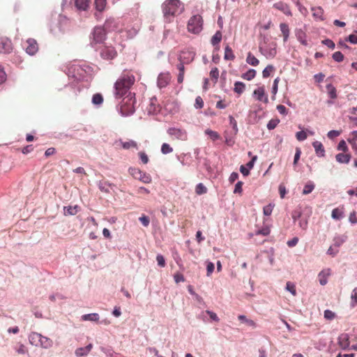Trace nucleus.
Wrapping results in <instances>:
<instances>
[{"label": "nucleus", "mask_w": 357, "mask_h": 357, "mask_svg": "<svg viewBox=\"0 0 357 357\" xmlns=\"http://www.w3.org/2000/svg\"><path fill=\"white\" fill-rule=\"evenodd\" d=\"M135 82V76L128 71H124L114 84L115 96L120 98L125 96Z\"/></svg>", "instance_id": "f257e3e1"}, {"label": "nucleus", "mask_w": 357, "mask_h": 357, "mask_svg": "<svg viewBox=\"0 0 357 357\" xmlns=\"http://www.w3.org/2000/svg\"><path fill=\"white\" fill-rule=\"evenodd\" d=\"M162 10L165 21L170 22L183 12L184 5L180 0H165L162 4Z\"/></svg>", "instance_id": "f03ea898"}, {"label": "nucleus", "mask_w": 357, "mask_h": 357, "mask_svg": "<svg viewBox=\"0 0 357 357\" xmlns=\"http://www.w3.org/2000/svg\"><path fill=\"white\" fill-rule=\"evenodd\" d=\"M195 53L190 51H182L180 56L179 61L180 63L177 65V69L179 73L177 77V82L178 84H181L184 79V73H185V63H189L192 61L194 60Z\"/></svg>", "instance_id": "7ed1b4c3"}, {"label": "nucleus", "mask_w": 357, "mask_h": 357, "mask_svg": "<svg viewBox=\"0 0 357 357\" xmlns=\"http://www.w3.org/2000/svg\"><path fill=\"white\" fill-rule=\"evenodd\" d=\"M135 99L134 96L131 93H129L125 98L123 99L121 107L120 112L123 116H129L134 113L135 112Z\"/></svg>", "instance_id": "20e7f679"}, {"label": "nucleus", "mask_w": 357, "mask_h": 357, "mask_svg": "<svg viewBox=\"0 0 357 357\" xmlns=\"http://www.w3.org/2000/svg\"><path fill=\"white\" fill-rule=\"evenodd\" d=\"M188 31L193 34L199 33L203 29V19L199 15L192 16L187 24Z\"/></svg>", "instance_id": "39448f33"}, {"label": "nucleus", "mask_w": 357, "mask_h": 357, "mask_svg": "<svg viewBox=\"0 0 357 357\" xmlns=\"http://www.w3.org/2000/svg\"><path fill=\"white\" fill-rule=\"evenodd\" d=\"M105 36L106 31L102 27H95L91 33V44L93 45L95 44L102 43L105 39Z\"/></svg>", "instance_id": "423d86ee"}, {"label": "nucleus", "mask_w": 357, "mask_h": 357, "mask_svg": "<svg viewBox=\"0 0 357 357\" xmlns=\"http://www.w3.org/2000/svg\"><path fill=\"white\" fill-rule=\"evenodd\" d=\"M100 56L107 60L114 59L117 56V52L112 45H104L100 52Z\"/></svg>", "instance_id": "0eeeda50"}, {"label": "nucleus", "mask_w": 357, "mask_h": 357, "mask_svg": "<svg viewBox=\"0 0 357 357\" xmlns=\"http://www.w3.org/2000/svg\"><path fill=\"white\" fill-rule=\"evenodd\" d=\"M167 133L179 140L185 141L188 139L187 132L183 129L169 128L167 130Z\"/></svg>", "instance_id": "6e6552de"}, {"label": "nucleus", "mask_w": 357, "mask_h": 357, "mask_svg": "<svg viewBox=\"0 0 357 357\" xmlns=\"http://www.w3.org/2000/svg\"><path fill=\"white\" fill-rule=\"evenodd\" d=\"M24 48L27 54L34 55L38 51V45L36 40L29 38L24 44Z\"/></svg>", "instance_id": "1a4fd4ad"}, {"label": "nucleus", "mask_w": 357, "mask_h": 357, "mask_svg": "<svg viewBox=\"0 0 357 357\" xmlns=\"http://www.w3.org/2000/svg\"><path fill=\"white\" fill-rule=\"evenodd\" d=\"M13 50L12 43L7 38H0V53L8 54Z\"/></svg>", "instance_id": "9d476101"}, {"label": "nucleus", "mask_w": 357, "mask_h": 357, "mask_svg": "<svg viewBox=\"0 0 357 357\" xmlns=\"http://www.w3.org/2000/svg\"><path fill=\"white\" fill-rule=\"evenodd\" d=\"M253 95L255 98L259 101H261L265 103H267L268 102V98L265 93V89L264 86H260L256 89L253 92Z\"/></svg>", "instance_id": "9b49d317"}, {"label": "nucleus", "mask_w": 357, "mask_h": 357, "mask_svg": "<svg viewBox=\"0 0 357 357\" xmlns=\"http://www.w3.org/2000/svg\"><path fill=\"white\" fill-rule=\"evenodd\" d=\"M273 8L282 12L284 15L287 16H292V13L291 11L289 6L283 1H278L274 3Z\"/></svg>", "instance_id": "f8f14e48"}, {"label": "nucleus", "mask_w": 357, "mask_h": 357, "mask_svg": "<svg viewBox=\"0 0 357 357\" xmlns=\"http://www.w3.org/2000/svg\"><path fill=\"white\" fill-rule=\"evenodd\" d=\"M337 344L341 349L344 350L347 349L350 345L349 335L347 333L340 335L337 339Z\"/></svg>", "instance_id": "ddd939ff"}, {"label": "nucleus", "mask_w": 357, "mask_h": 357, "mask_svg": "<svg viewBox=\"0 0 357 357\" xmlns=\"http://www.w3.org/2000/svg\"><path fill=\"white\" fill-rule=\"evenodd\" d=\"M105 31H112L118 28V22L114 18L107 19L102 27Z\"/></svg>", "instance_id": "4468645a"}, {"label": "nucleus", "mask_w": 357, "mask_h": 357, "mask_svg": "<svg viewBox=\"0 0 357 357\" xmlns=\"http://www.w3.org/2000/svg\"><path fill=\"white\" fill-rule=\"evenodd\" d=\"M171 76L169 73H161L158 78V85L160 88L165 87L169 82Z\"/></svg>", "instance_id": "2eb2a0df"}, {"label": "nucleus", "mask_w": 357, "mask_h": 357, "mask_svg": "<svg viewBox=\"0 0 357 357\" xmlns=\"http://www.w3.org/2000/svg\"><path fill=\"white\" fill-rule=\"evenodd\" d=\"M312 12V16L316 20L323 21L324 20V11L323 8L320 6L318 7H312L311 8Z\"/></svg>", "instance_id": "dca6fc26"}, {"label": "nucleus", "mask_w": 357, "mask_h": 357, "mask_svg": "<svg viewBox=\"0 0 357 357\" xmlns=\"http://www.w3.org/2000/svg\"><path fill=\"white\" fill-rule=\"evenodd\" d=\"M116 143H118V142H116ZM119 143L121 146V147L126 150H128L130 149H138L137 143L132 139H130L127 142H123L122 140L120 139L119 141Z\"/></svg>", "instance_id": "f3484780"}, {"label": "nucleus", "mask_w": 357, "mask_h": 357, "mask_svg": "<svg viewBox=\"0 0 357 357\" xmlns=\"http://www.w3.org/2000/svg\"><path fill=\"white\" fill-rule=\"evenodd\" d=\"M29 342L31 345L38 347L40 344V339L41 338V334L36 332H31L29 335Z\"/></svg>", "instance_id": "a211bd4d"}, {"label": "nucleus", "mask_w": 357, "mask_h": 357, "mask_svg": "<svg viewBox=\"0 0 357 357\" xmlns=\"http://www.w3.org/2000/svg\"><path fill=\"white\" fill-rule=\"evenodd\" d=\"M331 271L330 268L324 269L319 273V280L321 285L326 284L328 277L331 275Z\"/></svg>", "instance_id": "6ab92c4d"}, {"label": "nucleus", "mask_w": 357, "mask_h": 357, "mask_svg": "<svg viewBox=\"0 0 357 357\" xmlns=\"http://www.w3.org/2000/svg\"><path fill=\"white\" fill-rule=\"evenodd\" d=\"M259 51L262 54H264L267 59H273L277 54V50L275 47H271L270 49H264L262 47H259Z\"/></svg>", "instance_id": "aec40b11"}, {"label": "nucleus", "mask_w": 357, "mask_h": 357, "mask_svg": "<svg viewBox=\"0 0 357 357\" xmlns=\"http://www.w3.org/2000/svg\"><path fill=\"white\" fill-rule=\"evenodd\" d=\"M312 146L314 149L316 154L319 157H324L325 155V149L323 144L320 142H314L312 143Z\"/></svg>", "instance_id": "412c9836"}, {"label": "nucleus", "mask_w": 357, "mask_h": 357, "mask_svg": "<svg viewBox=\"0 0 357 357\" xmlns=\"http://www.w3.org/2000/svg\"><path fill=\"white\" fill-rule=\"evenodd\" d=\"M53 345V341L46 337L41 335V338L40 339V344L38 347H40L43 349H50Z\"/></svg>", "instance_id": "4be33fe9"}, {"label": "nucleus", "mask_w": 357, "mask_h": 357, "mask_svg": "<svg viewBox=\"0 0 357 357\" xmlns=\"http://www.w3.org/2000/svg\"><path fill=\"white\" fill-rule=\"evenodd\" d=\"M92 347V344H89L85 347L77 348L75 352V355L78 357L86 356L91 351Z\"/></svg>", "instance_id": "5701e85b"}, {"label": "nucleus", "mask_w": 357, "mask_h": 357, "mask_svg": "<svg viewBox=\"0 0 357 357\" xmlns=\"http://www.w3.org/2000/svg\"><path fill=\"white\" fill-rule=\"evenodd\" d=\"M160 108L155 98H152L150 100V104L147 108V111L149 114H155L159 112Z\"/></svg>", "instance_id": "b1692460"}, {"label": "nucleus", "mask_w": 357, "mask_h": 357, "mask_svg": "<svg viewBox=\"0 0 357 357\" xmlns=\"http://www.w3.org/2000/svg\"><path fill=\"white\" fill-rule=\"evenodd\" d=\"M280 28L283 36V40L284 42H287L289 36V26L285 23H281Z\"/></svg>", "instance_id": "393cba45"}, {"label": "nucleus", "mask_w": 357, "mask_h": 357, "mask_svg": "<svg viewBox=\"0 0 357 357\" xmlns=\"http://www.w3.org/2000/svg\"><path fill=\"white\" fill-rule=\"evenodd\" d=\"M336 160L340 163H349L351 159L350 154L338 153L335 156Z\"/></svg>", "instance_id": "a878e982"}, {"label": "nucleus", "mask_w": 357, "mask_h": 357, "mask_svg": "<svg viewBox=\"0 0 357 357\" xmlns=\"http://www.w3.org/2000/svg\"><path fill=\"white\" fill-rule=\"evenodd\" d=\"M331 216L335 220H340L344 216L343 207L335 208L332 211Z\"/></svg>", "instance_id": "bb28decb"}, {"label": "nucleus", "mask_w": 357, "mask_h": 357, "mask_svg": "<svg viewBox=\"0 0 357 357\" xmlns=\"http://www.w3.org/2000/svg\"><path fill=\"white\" fill-rule=\"evenodd\" d=\"M347 237L345 235L335 236L333 238V245L336 248H340L347 240Z\"/></svg>", "instance_id": "cd10ccee"}, {"label": "nucleus", "mask_w": 357, "mask_h": 357, "mask_svg": "<svg viewBox=\"0 0 357 357\" xmlns=\"http://www.w3.org/2000/svg\"><path fill=\"white\" fill-rule=\"evenodd\" d=\"M75 6L79 9L85 10L89 7V0H74Z\"/></svg>", "instance_id": "c85d7f7f"}, {"label": "nucleus", "mask_w": 357, "mask_h": 357, "mask_svg": "<svg viewBox=\"0 0 357 357\" xmlns=\"http://www.w3.org/2000/svg\"><path fill=\"white\" fill-rule=\"evenodd\" d=\"M224 59L225 60H229V61H233L235 59V55L232 51V49L229 45H227L225 47Z\"/></svg>", "instance_id": "c756f323"}, {"label": "nucleus", "mask_w": 357, "mask_h": 357, "mask_svg": "<svg viewBox=\"0 0 357 357\" xmlns=\"http://www.w3.org/2000/svg\"><path fill=\"white\" fill-rule=\"evenodd\" d=\"M246 62L252 66H257L259 63L258 59H257L251 52L248 53Z\"/></svg>", "instance_id": "7c9ffc66"}, {"label": "nucleus", "mask_w": 357, "mask_h": 357, "mask_svg": "<svg viewBox=\"0 0 357 357\" xmlns=\"http://www.w3.org/2000/svg\"><path fill=\"white\" fill-rule=\"evenodd\" d=\"M137 179L144 183H150L152 181L151 176L146 172L141 171Z\"/></svg>", "instance_id": "2f4dec72"}, {"label": "nucleus", "mask_w": 357, "mask_h": 357, "mask_svg": "<svg viewBox=\"0 0 357 357\" xmlns=\"http://www.w3.org/2000/svg\"><path fill=\"white\" fill-rule=\"evenodd\" d=\"M82 319L83 321H98L99 320V314L97 313L84 314L82 317Z\"/></svg>", "instance_id": "473e14b6"}, {"label": "nucleus", "mask_w": 357, "mask_h": 357, "mask_svg": "<svg viewBox=\"0 0 357 357\" xmlns=\"http://www.w3.org/2000/svg\"><path fill=\"white\" fill-rule=\"evenodd\" d=\"M326 89H327L328 94L331 98L335 99L337 98L336 89L333 84H327Z\"/></svg>", "instance_id": "72a5a7b5"}, {"label": "nucleus", "mask_w": 357, "mask_h": 357, "mask_svg": "<svg viewBox=\"0 0 357 357\" xmlns=\"http://www.w3.org/2000/svg\"><path fill=\"white\" fill-rule=\"evenodd\" d=\"M222 40V33L220 31L215 32L211 38V44L215 46L218 45Z\"/></svg>", "instance_id": "f704fd0d"}, {"label": "nucleus", "mask_w": 357, "mask_h": 357, "mask_svg": "<svg viewBox=\"0 0 357 357\" xmlns=\"http://www.w3.org/2000/svg\"><path fill=\"white\" fill-rule=\"evenodd\" d=\"M314 189V184L312 181H308L304 186L303 190V195H308Z\"/></svg>", "instance_id": "c9c22d12"}, {"label": "nucleus", "mask_w": 357, "mask_h": 357, "mask_svg": "<svg viewBox=\"0 0 357 357\" xmlns=\"http://www.w3.org/2000/svg\"><path fill=\"white\" fill-rule=\"evenodd\" d=\"M245 84L241 82H236L234 84V91L238 94H241L245 90Z\"/></svg>", "instance_id": "e433bc0d"}, {"label": "nucleus", "mask_w": 357, "mask_h": 357, "mask_svg": "<svg viewBox=\"0 0 357 357\" xmlns=\"http://www.w3.org/2000/svg\"><path fill=\"white\" fill-rule=\"evenodd\" d=\"M205 134L208 135L210 137V138L213 141H215V140L219 139L220 138V135L216 131H213V130H210V129L206 130H205Z\"/></svg>", "instance_id": "4c0bfd02"}, {"label": "nucleus", "mask_w": 357, "mask_h": 357, "mask_svg": "<svg viewBox=\"0 0 357 357\" xmlns=\"http://www.w3.org/2000/svg\"><path fill=\"white\" fill-rule=\"evenodd\" d=\"M256 75V70L254 69H250L245 73L242 75V77L247 80H252Z\"/></svg>", "instance_id": "58836bf2"}, {"label": "nucleus", "mask_w": 357, "mask_h": 357, "mask_svg": "<svg viewBox=\"0 0 357 357\" xmlns=\"http://www.w3.org/2000/svg\"><path fill=\"white\" fill-rule=\"evenodd\" d=\"M274 70H275V68H274L273 66L268 65L262 71L263 77H264V78L268 77L271 75V73H273L274 71Z\"/></svg>", "instance_id": "ea45409f"}, {"label": "nucleus", "mask_w": 357, "mask_h": 357, "mask_svg": "<svg viewBox=\"0 0 357 357\" xmlns=\"http://www.w3.org/2000/svg\"><path fill=\"white\" fill-rule=\"evenodd\" d=\"M207 188L204 185L203 183H200L196 185L195 192L200 195L206 193Z\"/></svg>", "instance_id": "a19ab883"}, {"label": "nucleus", "mask_w": 357, "mask_h": 357, "mask_svg": "<svg viewBox=\"0 0 357 357\" xmlns=\"http://www.w3.org/2000/svg\"><path fill=\"white\" fill-rule=\"evenodd\" d=\"M210 77L213 79L214 83H216L218 82L219 77V70L218 68L215 67L211 69L210 72Z\"/></svg>", "instance_id": "79ce46f5"}, {"label": "nucleus", "mask_w": 357, "mask_h": 357, "mask_svg": "<svg viewBox=\"0 0 357 357\" xmlns=\"http://www.w3.org/2000/svg\"><path fill=\"white\" fill-rule=\"evenodd\" d=\"M103 102L102 96L100 93H96L93 96L92 102L94 105H100Z\"/></svg>", "instance_id": "37998d69"}, {"label": "nucleus", "mask_w": 357, "mask_h": 357, "mask_svg": "<svg viewBox=\"0 0 357 357\" xmlns=\"http://www.w3.org/2000/svg\"><path fill=\"white\" fill-rule=\"evenodd\" d=\"M96 8L98 10L102 11L106 6V0H95Z\"/></svg>", "instance_id": "c03bdc74"}, {"label": "nucleus", "mask_w": 357, "mask_h": 357, "mask_svg": "<svg viewBox=\"0 0 357 357\" xmlns=\"http://www.w3.org/2000/svg\"><path fill=\"white\" fill-rule=\"evenodd\" d=\"M173 151V149L170 146L169 144L164 143L161 146V152L163 154H168Z\"/></svg>", "instance_id": "a18cd8bd"}, {"label": "nucleus", "mask_w": 357, "mask_h": 357, "mask_svg": "<svg viewBox=\"0 0 357 357\" xmlns=\"http://www.w3.org/2000/svg\"><path fill=\"white\" fill-rule=\"evenodd\" d=\"M141 171L142 170H140L139 168L136 167H130L128 169L130 174L135 179H137V178H139L138 176H139V174H140Z\"/></svg>", "instance_id": "49530a36"}, {"label": "nucleus", "mask_w": 357, "mask_h": 357, "mask_svg": "<svg viewBox=\"0 0 357 357\" xmlns=\"http://www.w3.org/2000/svg\"><path fill=\"white\" fill-rule=\"evenodd\" d=\"M296 137L298 141H303L307 139V135L305 131L301 130L296 133Z\"/></svg>", "instance_id": "de8ad7c7"}, {"label": "nucleus", "mask_w": 357, "mask_h": 357, "mask_svg": "<svg viewBox=\"0 0 357 357\" xmlns=\"http://www.w3.org/2000/svg\"><path fill=\"white\" fill-rule=\"evenodd\" d=\"M332 57L337 62H341L344 60V55L339 51L334 52Z\"/></svg>", "instance_id": "09e8293b"}, {"label": "nucleus", "mask_w": 357, "mask_h": 357, "mask_svg": "<svg viewBox=\"0 0 357 357\" xmlns=\"http://www.w3.org/2000/svg\"><path fill=\"white\" fill-rule=\"evenodd\" d=\"M274 204H269L263 208V213L265 215H270L272 213Z\"/></svg>", "instance_id": "8fccbe9b"}, {"label": "nucleus", "mask_w": 357, "mask_h": 357, "mask_svg": "<svg viewBox=\"0 0 357 357\" xmlns=\"http://www.w3.org/2000/svg\"><path fill=\"white\" fill-rule=\"evenodd\" d=\"M279 123V119H271L268 121L267 124V128L268 130H273L278 126Z\"/></svg>", "instance_id": "3c124183"}, {"label": "nucleus", "mask_w": 357, "mask_h": 357, "mask_svg": "<svg viewBox=\"0 0 357 357\" xmlns=\"http://www.w3.org/2000/svg\"><path fill=\"white\" fill-rule=\"evenodd\" d=\"M138 155L143 164H147L149 161L148 155L146 153L141 151L138 153Z\"/></svg>", "instance_id": "603ef678"}, {"label": "nucleus", "mask_w": 357, "mask_h": 357, "mask_svg": "<svg viewBox=\"0 0 357 357\" xmlns=\"http://www.w3.org/2000/svg\"><path fill=\"white\" fill-rule=\"evenodd\" d=\"M286 289L290 291L294 296L296 295V287L295 285L291 283V282H287V284H286Z\"/></svg>", "instance_id": "864d4df0"}, {"label": "nucleus", "mask_w": 357, "mask_h": 357, "mask_svg": "<svg viewBox=\"0 0 357 357\" xmlns=\"http://www.w3.org/2000/svg\"><path fill=\"white\" fill-rule=\"evenodd\" d=\"M270 231H271V230H270L269 227H264V228L257 231L256 234L257 235H262V236H266L270 234Z\"/></svg>", "instance_id": "5fc2aeb1"}, {"label": "nucleus", "mask_w": 357, "mask_h": 357, "mask_svg": "<svg viewBox=\"0 0 357 357\" xmlns=\"http://www.w3.org/2000/svg\"><path fill=\"white\" fill-rule=\"evenodd\" d=\"M339 252V250L337 248L335 247L333 245L329 247V248L327 250V254L334 257L337 255V253Z\"/></svg>", "instance_id": "6e6d98bb"}, {"label": "nucleus", "mask_w": 357, "mask_h": 357, "mask_svg": "<svg viewBox=\"0 0 357 357\" xmlns=\"http://www.w3.org/2000/svg\"><path fill=\"white\" fill-rule=\"evenodd\" d=\"M341 130H331L328 132L327 136L329 139H333L338 137L341 134Z\"/></svg>", "instance_id": "4d7b16f0"}, {"label": "nucleus", "mask_w": 357, "mask_h": 357, "mask_svg": "<svg viewBox=\"0 0 357 357\" xmlns=\"http://www.w3.org/2000/svg\"><path fill=\"white\" fill-rule=\"evenodd\" d=\"M195 107L197 109H201L204 107V100L200 96H197L195 99Z\"/></svg>", "instance_id": "13d9d810"}, {"label": "nucleus", "mask_w": 357, "mask_h": 357, "mask_svg": "<svg viewBox=\"0 0 357 357\" xmlns=\"http://www.w3.org/2000/svg\"><path fill=\"white\" fill-rule=\"evenodd\" d=\"M139 220L142 222V224L144 226V227H148L149 225V223H150V219L148 216L145 215H142L139 218Z\"/></svg>", "instance_id": "bf43d9fd"}, {"label": "nucleus", "mask_w": 357, "mask_h": 357, "mask_svg": "<svg viewBox=\"0 0 357 357\" xmlns=\"http://www.w3.org/2000/svg\"><path fill=\"white\" fill-rule=\"evenodd\" d=\"M337 149L339 151H342L343 152H346L348 151V147L344 140H341L337 146Z\"/></svg>", "instance_id": "052dcab7"}, {"label": "nucleus", "mask_w": 357, "mask_h": 357, "mask_svg": "<svg viewBox=\"0 0 357 357\" xmlns=\"http://www.w3.org/2000/svg\"><path fill=\"white\" fill-rule=\"evenodd\" d=\"M156 260H157L158 266H160V267H165V266L166 263H165V259H164L162 255H158L157 257H156Z\"/></svg>", "instance_id": "680f3d73"}, {"label": "nucleus", "mask_w": 357, "mask_h": 357, "mask_svg": "<svg viewBox=\"0 0 357 357\" xmlns=\"http://www.w3.org/2000/svg\"><path fill=\"white\" fill-rule=\"evenodd\" d=\"M345 41H348L352 44H357V35L351 34L345 38Z\"/></svg>", "instance_id": "e2e57ef3"}, {"label": "nucleus", "mask_w": 357, "mask_h": 357, "mask_svg": "<svg viewBox=\"0 0 357 357\" xmlns=\"http://www.w3.org/2000/svg\"><path fill=\"white\" fill-rule=\"evenodd\" d=\"M16 351L19 354H25L28 352V350L23 344H20L19 347L16 349Z\"/></svg>", "instance_id": "0e129e2a"}, {"label": "nucleus", "mask_w": 357, "mask_h": 357, "mask_svg": "<svg viewBox=\"0 0 357 357\" xmlns=\"http://www.w3.org/2000/svg\"><path fill=\"white\" fill-rule=\"evenodd\" d=\"M243 184V183L242 181H238L235 185L234 193L241 194Z\"/></svg>", "instance_id": "69168bd1"}, {"label": "nucleus", "mask_w": 357, "mask_h": 357, "mask_svg": "<svg viewBox=\"0 0 357 357\" xmlns=\"http://www.w3.org/2000/svg\"><path fill=\"white\" fill-rule=\"evenodd\" d=\"M78 211V206H68L66 209V212L69 214V215H75Z\"/></svg>", "instance_id": "338daca9"}, {"label": "nucleus", "mask_w": 357, "mask_h": 357, "mask_svg": "<svg viewBox=\"0 0 357 357\" xmlns=\"http://www.w3.org/2000/svg\"><path fill=\"white\" fill-rule=\"evenodd\" d=\"M351 298L352 301L353 305H355L357 304V287L354 288V289L352 291Z\"/></svg>", "instance_id": "774afa93"}]
</instances>
